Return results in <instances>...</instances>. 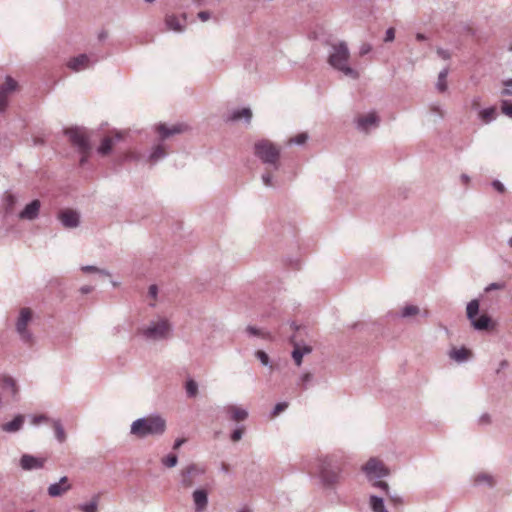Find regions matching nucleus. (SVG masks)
<instances>
[{
  "instance_id": "a878e982",
  "label": "nucleus",
  "mask_w": 512,
  "mask_h": 512,
  "mask_svg": "<svg viewBox=\"0 0 512 512\" xmlns=\"http://www.w3.org/2000/svg\"><path fill=\"white\" fill-rule=\"evenodd\" d=\"M496 116H497V110L495 107L485 108L479 112V118L486 124L495 120Z\"/></svg>"
},
{
  "instance_id": "4468645a",
  "label": "nucleus",
  "mask_w": 512,
  "mask_h": 512,
  "mask_svg": "<svg viewBox=\"0 0 512 512\" xmlns=\"http://www.w3.org/2000/svg\"><path fill=\"white\" fill-rule=\"evenodd\" d=\"M45 463L44 458L35 457L30 454H24L20 458V466L23 470L30 471L34 469L43 468Z\"/></svg>"
},
{
  "instance_id": "680f3d73",
  "label": "nucleus",
  "mask_w": 512,
  "mask_h": 512,
  "mask_svg": "<svg viewBox=\"0 0 512 512\" xmlns=\"http://www.w3.org/2000/svg\"><path fill=\"white\" fill-rule=\"evenodd\" d=\"M185 442V439H176L173 445V449H178Z\"/></svg>"
},
{
  "instance_id": "f257e3e1",
  "label": "nucleus",
  "mask_w": 512,
  "mask_h": 512,
  "mask_svg": "<svg viewBox=\"0 0 512 512\" xmlns=\"http://www.w3.org/2000/svg\"><path fill=\"white\" fill-rule=\"evenodd\" d=\"M166 431V420L159 414H152L133 421L130 433L138 438L161 436Z\"/></svg>"
},
{
  "instance_id": "f704fd0d",
  "label": "nucleus",
  "mask_w": 512,
  "mask_h": 512,
  "mask_svg": "<svg viewBox=\"0 0 512 512\" xmlns=\"http://www.w3.org/2000/svg\"><path fill=\"white\" fill-rule=\"evenodd\" d=\"M98 496H94L93 499L88 503H83L78 506L82 512H97L98 507Z\"/></svg>"
},
{
  "instance_id": "f8f14e48",
  "label": "nucleus",
  "mask_w": 512,
  "mask_h": 512,
  "mask_svg": "<svg viewBox=\"0 0 512 512\" xmlns=\"http://www.w3.org/2000/svg\"><path fill=\"white\" fill-rule=\"evenodd\" d=\"M58 219L65 228H76L80 224V215L72 209H65L59 212Z\"/></svg>"
},
{
  "instance_id": "79ce46f5",
  "label": "nucleus",
  "mask_w": 512,
  "mask_h": 512,
  "mask_svg": "<svg viewBox=\"0 0 512 512\" xmlns=\"http://www.w3.org/2000/svg\"><path fill=\"white\" fill-rule=\"evenodd\" d=\"M501 111L506 116L512 118V102H510L508 100H502Z\"/></svg>"
},
{
  "instance_id": "338daca9",
  "label": "nucleus",
  "mask_w": 512,
  "mask_h": 512,
  "mask_svg": "<svg viewBox=\"0 0 512 512\" xmlns=\"http://www.w3.org/2000/svg\"><path fill=\"white\" fill-rule=\"evenodd\" d=\"M301 352H303V355L309 354L312 352V348L310 346H304L303 348H301Z\"/></svg>"
},
{
  "instance_id": "1a4fd4ad",
  "label": "nucleus",
  "mask_w": 512,
  "mask_h": 512,
  "mask_svg": "<svg viewBox=\"0 0 512 512\" xmlns=\"http://www.w3.org/2000/svg\"><path fill=\"white\" fill-rule=\"evenodd\" d=\"M205 469L198 464L191 463L180 471V485L183 488H190L200 480Z\"/></svg>"
},
{
  "instance_id": "8fccbe9b",
  "label": "nucleus",
  "mask_w": 512,
  "mask_h": 512,
  "mask_svg": "<svg viewBox=\"0 0 512 512\" xmlns=\"http://www.w3.org/2000/svg\"><path fill=\"white\" fill-rule=\"evenodd\" d=\"M262 181L265 186L273 187V176L270 172H265L262 175Z\"/></svg>"
},
{
  "instance_id": "ea45409f",
  "label": "nucleus",
  "mask_w": 512,
  "mask_h": 512,
  "mask_svg": "<svg viewBox=\"0 0 512 512\" xmlns=\"http://www.w3.org/2000/svg\"><path fill=\"white\" fill-rule=\"evenodd\" d=\"M475 482L478 483V484L485 482L489 486H493L494 485L493 477L491 475L485 474V473L477 475L476 478H475Z\"/></svg>"
},
{
  "instance_id": "e2e57ef3",
  "label": "nucleus",
  "mask_w": 512,
  "mask_h": 512,
  "mask_svg": "<svg viewBox=\"0 0 512 512\" xmlns=\"http://www.w3.org/2000/svg\"><path fill=\"white\" fill-rule=\"evenodd\" d=\"M93 290L91 286H83L80 288L81 293L88 294Z\"/></svg>"
},
{
  "instance_id": "37998d69",
  "label": "nucleus",
  "mask_w": 512,
  "mask_h": 512,
  "mask_svg": "<svg viewBox=\"0 0 512 512\" xmlns=\"http://www.w3.org/2000/svg\"><path fill=\"white\" fill-rule=\"evenodd\" d=\"M303 356L304 355H303V352H301V348L298 346H295V348L292 352V357L297 366H300L302 364Z\"/></svg>"
},
{
  "instance_id": "412c9836",
  "label": "nucleus",
  "mask_w": 512,
  "mask_h": 512,
  "mask_svg": "<svg viewBox=\"0 0 512 512\" xmlns=\"http://www.w3.org/2000/svg\"><path fill=\"white\" fill-rule=\"evenodd\" d=\"M373 487L379 488L387 495L389 500L393 502L395 505H399L403 503L402 497L397 493H390L389 485L385 481H376L373 483Z\"/></svg>"
},
{
  "instance_id": "13d9d810",
  "label": "nucleus",
  "mask_w": 512,
  "mask_h": 512,
  "mask_svg": "<svg viewBox=\"0 0 512 512\" xmlns=\"http://www.w3.org/2000/svg\"><path fill=\"white\" fill-rule=\"evenodd\" d=\"M148 295L154 299L157 297V295H158L157 285H155V284L150 285L149 290H148Z\"/></svg>"
},
{
  "instance_id": "603ef678",
  "label": "nucleus",
  "mask_w": 512,
  "mask_h": 512,
  "mask_svg": "<svg viewBox=\"0 0 512 512\" xmlns=\"http://www.w3.org/2000/svg\"><path fill=\"white\" fill-rule=\"evenodd\" d=\"M371 50H372V46L369 43H363L360 46L359 54H360V56H364V55L368 54Z\"/></svg>"
},
{
  "instance_id": "3c124183",
  "label": "nucleus",
  "mask_w": 512,
  "mask_h": 512,
  "mask_svg": "<svg viewBox=\"0 0 512 512\" xmlns=\"http://www.w3.org/2000/svg\"><path fill=\"white\" fill-rule=\"evenodd\" d=\"M49 421H50L49 417L44 414L36 415V416L32 417V424H34V425H38L40 423L49 422Z\"/></svg>"
},
{
  "instance_id": "c85d7f7f",
  "label": "nucleus",
  "mask_w": 512,
  "mask_h": 512,
  "mask_svg": "<svg viewBox=\"0 0 512 512\" xmlns=\"http://www.w3.org/2000/svg\"><path fill=\"white\" fill-rule=\"evenodd\" d=\"M55 438L58 440V442L63 443L66 440V433L64 430V427L59 419L51 420Z\"/></svg>"
},
{
  "instance_id": "c9c22d12",
  "label": "nucleus",
  "mask_w": 512,
  "mask_h": 512,
  "mask_svg": "<svg viewBox=\"0 0 512 512\" xmlns=\"http://www.w3.org/2000/svg\"><path fill=\"white\" fill-rule=\"evenodd\" d=\"M246 431V426L243 424H237L234 430L230 434V439L233 442H238L241 440L243 434Z\"/></svg>"
},
{
  "instance_id": "69168bd1",
  "label": "nucleus",
  "mask_w": 512,
  "mask_h": 512,
  "mask_svg": "<svg viewBox=\"0 0 512 512\" xmlns=\"http://www.w3.org/2000/svg\"><path fill=\"white\" fill-rule=\"evenodd\" d=\"M432 111L437 113V114H439L441 117L444 116V113H443L442 109L440 107H438V106H433L432 107Z\"/></svg>"
},
{
  "instance_id": "7c9ffc66",
  "label": "nucleus",
  "mask_w": 512,
  "mask_h": 512,
  "mask_svg": "<svg viewBox=\"0 0 512 512\" xmlns=\"http://www.w3.org/2000/svg\"><path fill=\"white\" fill-rule=\"evenodd\" d=\"M167 155L164 147L162 145H157L152 149V152L149 156V159L151 162L155 163L163 158H165Z\"/></svg>"
},
{
  "instance_id": "4d7b16f0",
  "label": "nucleus",
  "mask_w": 512,
  "mask_h": 512,
  "mask_svg": "<svg viewBox=\"0 0 512 512\" xmlns=\"http://www.w3.org/2000/svg\"><path fill=\"white\" fill-rule=\"evenodd\" d=\"M492 186L494 189H496L499 193H503L505 191L504 185L499 180H494L492 182Z\"/></svg>"
},
{
  "instance_id": "6e6552de",
  "label": "nucleus",
  "mask_w": 512,
  "mask_h": 512,
  "mask_svg": "<svg viewBox=\"0 0 512 512\" xmlns=\"http://www.w3.org/2000/svg\"><path fill=\"white\" fill-rule=\"evenodd\" d=\"M32 320V311L30 308H22L19 312V317L16 321V332L20 339L25 344H32L34 342V336L28 329V324Z\"/></svg>"
},
{
  "instance_id": "39448f33",
  "label": "nucleus",
  "mask_w": 512,
  "mask_h": 512,
  "mask_svg": "<svg viewBox=\"0 0 512 512\" xmlns=\"http://www.w3.org/2000/svg\"><path fill=\"white\" fill-rule=\"evenodd\" d=\"M65 135L80 154H90L92 149L90 135L84 127L68 128L65 130Z\"/></svg>"
},
{
  "instance_id": "c03bdc74",
  "label": "nucleus",
  "mask_w": 512,
  "mask_h": 512,
  "mask_svg": "<svg viewBox=\"0 0 512 512\" xmlns=\"http://www.w3.org/2000/svg\"><path fill=\"white\" fill-rule=\"evenodd\" d=\"M313 379V375L309 372L301 375L299 379V385L302 386V389H307V384L310 383Z\"/></svg>"
},
{
  "instance_id": "58836bf2",
  "label": "nucleus",
  "mask_w": 512,
  "mask_h": 512,
  "mask_svg": "<svg viewBox=\"0 0 512 512\" xmlns=\"http://www.w3.org/2000/svg\"><path fill=\"white\" fill-rule=\"evenodd\" d=\"M178 463V457L176 454L170 453L162 459V464L168 468H173Z\"/></svg>"
},
{
  "instance_id": "dca6fc26",
  "label": "nucleus",
  "mask_w": 512,
  "mask_h": 512,
  "mask_svg": "<svg viewBox=\"0 0 512 512\" xmlns=\"http://www.w3.org/2000/svg\"><path fill=\"white\" fill-rule=\"evenodd\" d=\"M70 489L71 485L68 483V478L63 476L59 482L53 483L48 487V494L51 497H59Z\"/></svg>"
},
{
  "instance_id": "2eb2a0df",
  "label": "nucleus",
  "mask_w": 512,
  "mask_h": 512,
  "mask_svg": "<svg viewBox=\"0 0 512 512\" xmlns=\"http://www.w3.org/2000/svg\"><path fill=\"white\" fill-rule=\"evenodd\" d=\"M41 203L39 200H33L25 206L19 213V218L23 220H34L38 217Z\"/></svg>"
},
{
  "instance_id": "bb28decb",
  "label": "nucleus",
  "mask_w": 512,
  "mask_h": 512,
  "mask_svg": "<svg viewBox=\"0 0 512 512\" xmlns=\"http://www.w3.org/2000/svg\"><path fill=\"white\" fill-rule=\"evenodd\" d=\"M369 503L373 512H388V510L385 508L383 498L381 497L371 495Z\"/></svg>"
},
{
  "instance_id": "e433bc0d",
  "label": "nucleus",
  "mask_w": 512,
  "mask_h": 512,
  "mask_svg": "<svg viewBox=\"0 0 512 512\" xmlns=\"http://www.w3.org/2000/svg\"><path fill=\"white\" fill-rule=\"evenodd\" d=\"M419 311H420V309L416 305H406L402 309L400 316L402 318H408V317L417 315L419 313Z\"/></svg>"
},
{
  "instance_id": "20e7f679",
  "label": "nucleus",
  "mask_w": 512,
  "mask_h": 512,
  "mask_svg": "<svg viewBox=\"0 0 512 512\" xmlns=\"http://www.w3.org/2000/svg\"><path fill=\"white\" fill-rule=\"evenodd\" d=\"M254 154L265 164L271 165L274 170L279 169L280 149L271 141L262 139L255 143Z\"/></svg>"
},
{
  "instance_id": "cd10ccee",
  "label": "nucleus",
  "mask_w": 512,
  "mask_h": 512,
  "mask_svg": "<svg viewBox=\"0 0 512 512\" xmlns=\"http://www.w3.org/2000/svg\"><path fill=\"white\" fill-rule=\"evenodd\" d=\"M165 24L167 29L175 32H182L184 30V26L180 24L178 18L174 15L166 16Z\"/></svg>"
},
{
  "instance_id": "473e14b6",
  "label": "nucleus",
  "mask_w": 512,
  "mask_h": 512,
  "mask_svg": "<svg viewBox=\"0 0 512 512\" xmlns=\"http://www.w3.org/2000/svg\"><path fill=\"white\" fill-rule=\"evenodd\" d=\"M17 85V82L12 77L6 76L5 83L0 86V91H4L8 96L9 93L16 90Z\"/></svg>"
},
{
  "instance_id": "6e6d98bb",
  "label": "nucleus",
  "mask_w": 512,
  "mask_h": 512,
  "mask_svg": "<svg viewBox=\"0 0 512 512\" xmlns=\"http://www.w3.org/2000/svg\"><path fill=\"white\" fill-rule=\"evenodd\" d=\"M197 16L202 22H205L212 17V14L209 11H200Z\"/></svg>"
},
{
  "instance_id": "ddd939ff",
  "label": "nucleus",
  "mask_w": 512,
  "mask_h": 512,
  "mask_svg": "<svg viewBox=\"0 0 512 512\" xmlns=\"http://www.w3.org/2000/svg\"><path fill=\"white\" fill-rule=\"evenodd\" d=\"M192 500L195 512H204L208 506V490L207 488H197L192 493Z\"/></svg>"
},
{
  "instance_id": "5fc2aeb1",
  "label": "nucleus",
  "mask_w": 512,
  "mask_h": 512,
  "mask_svg": "<svg viewBox=\"0 0 512 512\" xmlns=\"http://www.w3.org/2000/svg\"><path fill=\"white\" fill-rule=\"evenodd\" d=\"M437 54H438L439 57H441L444 60H448L451 57L450 52L448 50L443 49V48H438L437 49Z\"/></svg>"
},
{
  "instance_id": "f3484780",
  "label": "nucleus",
  "mask_w": 512,
  "mask_h": 512,
  "mask_svg": "<svg viewBox=\"0 0 512 512\" xmlns=\"http://www.w3.org/2000/svg\"><path fill=\"white\" fill-rule=\"evenodd\" d=\"M253 114L249 107L232 110L227 120L237 122L243 120L246 125H250Z\"/></svg>"
},
{
  "instance_id": "bf43d9fd",
  "label": "nucleus",
  "mask_w": 512,
  "mask_h": 512,
  "mask_svg": "<svg viewBox=\"0 0 512 512\" xmlns=\"http://www.w3.org/2000/svg\"><path fill=\"white\" fill-rule=\"evenodd\" d=\"M504 287V284L502 283H491L489 284L486 288H485V291L486 292H489L491 290H495V289H502Z\"/></svg>"
},
{
  "instance_id": "393cba45",
  "label": "nucleus",
  "mask_w": 512,
  "mask_h": 512,
  "mask_svg": "<svg viewBox=\"0 0 512 512\" xmlns=\"http://www.w3.org/2000/svg\"><path fill=\"white\" fill-rule=\"evenodd\" d=\"M470 355L471 352L465 347H461L459 349L454 348L449 352V357L458 363L468 360Z\"/></svg>"
},
{
  "instance_id": "4c0bfd02",
  "label": "nucleus",
  "mask_w": 512,
  "mask_h": 512,
  "mask_svg": "<svg viewBox=\"0 0 512 512\" xmlns=\"http://www.w3.org/2000/svg\"><path fill=\"white\" fill-rule=\"evenodd\" d=\"M81 270L85 273H98L102 276H106V277L110 276V273L108 271H106L104 269H100L93 265L82 266Z\"/></svg>"
},
{
  "instance_id": "a18cd8bd",
  "label": "nucleus",
  "mask_w": 512,
  "mask_h": 512,
  "mask_svg": "<svg viewBox=\"0 0 512 512\" xmlns=\"http://www.w3.org/2000/svg\"><path fill=\"white\" fill-rule=\"evenodd\" d=\"M504 89L501 91L502 96L512 95V78L503 81Z\"/></svg>"
},
{
  "instance_id": "a211bd4d",
  "label": "nucleus",
  "mask_w": 512,
  "mask_h": 512,
  "mask_svg": "<svg viewBox=\"0 0 512 512\" xmlns=\"http://www.w3.org/2000/svg\"><path fill=\"white\" fill-rule=\"evenodd\" d=\"M187 128L186 125L176 124L172 127H167L165 124H159L157 126V132L160 135L161 140H165L170 136L182 133Z\"/></svg>"
},
{
  "instance_id": "09e8293b",
  "label": "nucleus",
  "mask_w": 512,
  "mask_h": 512,
  "mask_svg": "<svg viewBox=\"0 0 512 512\" xmlns=\"http://www.w3.org/2000/svg\"><path fill=\"white\" fill-rule=\"evenodd\" d=\"M8 106V96L4 91H0V113H4Z\"/></svg>"
},
{
  "instance_id": "f03ea898",
  "label": "nucleus",
  "mask_w": 512,
  "mask_h": 512,
  "mask_svg": "<svg viewBox=\"0 0 512 512\" xmlns=\"http://www.w3.org/2000/svg\"><path fill=\"white\" fill-rule=\"evenodd\" d=\"M350 52L345 42H339L332 46L329 54L328 63L336 70L342 72L345 76L352 79H358L359 73L348 65Z\"/></svg>"
},
{
  "instance_id": "72a5a7b5",
  "label": "nucleus",
  "mask_w": 512,
  "mask_h": 512,
  "mask_svg": "<svg viewBox=\"0 0 512 512\" xmlns=\"http://www.w3.org/2000/svg\"><path fill=\"white\" fill-rule=\"evenodd\" d=\"M187 397L194 398L198 394V384L193 379H188L185 383Z\"/></svg>"
},
{
  "instance_id": "6ab92c4d",
  "label": "nucleus",
  "mask_w": 512,
  "mask_h": 512,
  "mask_svg": "<svg viewBox=\"0 0 512 512\" xmlns=\"http://www.w3.org/2000/svg\"><path fill=\"white\" fill-rule=\"evenodd\" d=\"M122 138L123 135L121 132H116L114 138L109 136L104 137L101 141L100 146L97 149L98 153L102 156L108 155L111 152L115 141H120Z\"/></svg>"
},
{
  "instance_id": "423d86ee",
  "label": "nucleus",
  "mask_w": 512,
  "mask_h": 512,
  "mask_svg": "<svg viewBox=\"0 0 512 512\" xmlns=\"http://www.w3.org/2000/svg\"><path fill=\"white\" fill-rule=\"evenodd\" d=\"M478 312L479 301L477 299H473L467 304L466 308L467 318L470 320L473 328L478 331L492 329L494 325L492 323L491 317L486 314H483L479 318H476Z\"/></svg>"
},
{
  "instance_id": "9b49d317",
  "label": "nucleus",
  "mask_w": 512,
  "mask_h": 512,
  "mask_svg": "<svg viewBox=\"0 0 512 512\" xmlns=\"http://www.w3.org/2000/svg\"><path fill=\"white\" fill-rule=\"evenodd\" d=\"M380 119L375 112L359 116L356 120V127L359 131L368 133L371 128L378 127Z\"/></svg>"
},
{
  "instance_id": "de8ad7c7",
  "label": "nucleus",
  "mask_w": 512,
  "mask_h": 512,
  "mask_svg": "<svg viewBox=\"0 0 512 512\" xmlns=\"http://www.w3.org/2000/svg\"><path fill=\"white\" fill-rule=\"evenodd\" d=\"M287 407H288L287 402H279L274 406V408L271 412V415L273 417H275V416L279 415L281 412L285 411L287 409Z\"/></svg>"
},
{
  "instance_id": "0e129e2a",
  "label": "nucleus",
  "mask_w": 512,
  "mask_h": 512,
  "mask_svg": "<svg viewBox=\"0 0 512 512\" xmlns=\"http://www.w3.org/2000/svg\"><path fill=\"white\" fill-rule=\"evenodd\" d=\"M6 200H7V202H8V205H10V206H12V205L15 203V201H16L15 196H13V195H11V194H9V195L6 197Z\"/></svg>"
},
{
  "instance_id": "aec40b11",
  "label": "nucleus",
  "mask_w": 512,
  "mask_h": 512,
  "mask_svg": "<svg viewBox=\"0 0 512 512\" xmlns=\"http://www.w3.org/2000/svg\"><path fill=\"white\" fill-rule=\"evenodd\" d=\"M89 57L86 54H80L69 60L67 66L73 71H80L89 67Z\"/></svg>"
},
{
  "instance_id": "864d4df0",
  "label": "nucleus",
  "mask_w": 512,
  "mask_h": 512,
  "mask_svg": "<svg viewBox=\"0 0 512 512\" xmlns=\"http://www.w3.org/2000/svg\"><path fill=\"white\" fill-rule=\"evenodd\" d=\"M395 38V30L394 28H388L386 30V33H385V38H384V41L385 42H391L393 41Z\"/></svg>"
},
{
  "instance_id": "0eeeda50",
  "label": "nucleus",
  "mask_w": 512,
  "mask_h": 512,
  "mask_svg": "<svg viewBox=\"0 0 512 512\" xmlns=\"http://www.w3.org/2000/svg\"><path fill=\"white\" fill-rule=\"evenodd\" d=\"M362 471L372 484L390 475L389 468L386 467L381 460L374 457L370 458L366 464L363 465Z\"/></svg>"
},
{
  "instance_id": "9d476101",
  "label": "nucleus",
  "mask_w": 512,
  "mask_h": 512,
  "mask_svg": "<svg viewBox=\"0 0 512 512\" xmlns=\"http://www.w3.org/2000/svg\"><path fill=\"white\" fill-rule=\"evenodd\" d=\"M340 470L338 467H332L329 458H325L320 465V477L327 486H332L338 482Z\"/></svg>"
},
{
  "instance_id": "4be33fe9",
  "label": "nucleus",
  "mask_w": 512,
  "mask_h": 512,
  "mask_svg": "<svg viewBox=\"0 0 512 512\" xmlns=\"http://www.w3.org/2000/svg\"><path fill=\"white\" fill-rule=\"evenodd\" d=\"M226 412L230 414V417L235 422H242L248 418V411L245 408L231 405L226 408Z\"/></svg>"
},
{
  "instance_id": "2f4dec72",
  "label": "nucleus",
  "mask_w": 512,
  "mask_h": 512,
  "mask_svg": "<svg viewBox=\"0 0 512 512\" xmlns=\"http://www.w3.org/2000/svg\"><path fill=\"white\" fill-rule=\"evenodd\" d=\"M448 72H449L448 68H444L443 70L440 71V73L438 75L436 88L438 89L439 92H445L447 90L446 78H447Z\"/></svg>"
},
{
  "instance_id": "c756f323",
  "label": "nucleus",
  "mask_w": 512,
  "mask_h": 512,
  "mask_svg": "<svg viewBox=\"0 0 512 512\" xmlns=\"http://www.w3.org/2000/svg\"><path fill=\"white\" fill-rule=\"evenodd\" d=\"M245 331L249 336H257L267 340L272 339V336L269 332L259 329L252 325H248Z\"/></svg>"
},
{
  "instance_id": "7ed1b4c3",
  "label": "nucleus",
  "mask_w": 512,
  "mask_h": 512,
  "mask_svg": "<svg viewBox=\"0 0 512 512\" xmlns=\"http://www.w3.org/2000/svg\"><path fill=\"white\" fill-rule=\"evenodd\" d=\"M172 333V325L166 318L151 321L147 326L138 329V334L148 341L168 339Z\"/></svg>"
},
{
  "instance_id": "b1692460",
  "label": "nucleus",
  "mask_w": 512,
  "mask_h": 512,
  "mask_svg": "<svg viewBox=\"0 0 512 512\" xmlns=\"http://www.w3.org/2000/svg\"><path fill=\"white\" fill-rule=\"evenodd\" d=\"M25 417L21 414L17 415L12 421L2 425V430L8 433L19 431L24 423Z\"/></svg>"
},
{
  "instance_id": "774afa93",
  "label": "nucleus",
  "mask_w": 512,
  "mask_h": 512,
  "mask_svg": "<svg viewBox=\"0 0 512 512\" xmlns=\"http://www.w3.org/2000/svg\"><path fill=\"white\" fill-rule=\"evenodd\" d=\"M416 39L418 41H424V40H426V36L424 34H422V33H417L416 34Z\"/></svg>"
},
{
  "instance_id": "a19ab883",
  "label": "nucleus",
  "mask_w": 512,
  "mask_h": 512,
  "mask_svg": "<svg viewBox=\"0 0 512 512\" xmlns=\"http://www.w3.org/2000/svg\"><path fill=\"white\" fill-rule=\"evenodd\" d=\"M307 139H308L307 133H300V134L296 135L295 137H292L289 140V144L302 145L307 141Z\"/></svg>"
},
{
  "instance_id": "49530a36",
  "label": "nucleus",
  "mask_w": 512,
  "mask_h": 512,
  "mask_svg": "<svg viewBox=\"0 0 512 512\" xmlns=\"http://www.w3.org/2000/svg\"><path fill=\"white\" fill-rule=\"evenodd\" d=\"M255 356L261 362L262 365H264V366L269 365V363H270L269 356L266 352H264L262 350H258V351H256Z\"/></svg>"
},
{
  "instance_id": "5701e85b",
  "label": "nucleus",
  "mask_w": 512,
  "mask_h": 512,
  "mask_svg": "<svg viewBox=\"0 0 512 512\" xmlns=\"http://www.w3.org/2000/svg\"><path fill=\"white\" fill-rule=\"evenodd\" d=\"M0 387L4 390H9L10 395L14 400L18 399V386L12 377L4 376L0 381Z\"/></svg>"
},
{
  "instance_id": "052dcab7",
  "label": "nucleus",
  "mask_w": 512,
  "mask_h": 512,
  "mask_svg": "<svg viewBox=\"0 0 512 512\" xmlns=\"http://www.w3.org/2000/svg\"><path fill=\"white\" fill-rule=\"evenodd\" d=\"M491 422V418H490V415L487 414V413H484L480 416L479 418V423L480 424H484V425H487Z\"/></svg>"
}]
</instances>
